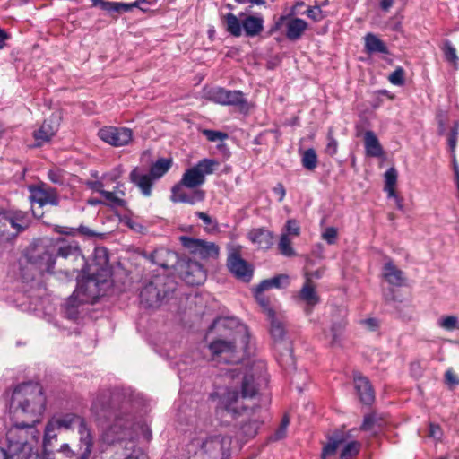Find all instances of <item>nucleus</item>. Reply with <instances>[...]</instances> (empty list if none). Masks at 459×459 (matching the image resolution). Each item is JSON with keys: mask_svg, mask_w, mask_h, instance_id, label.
I'll return each mask as SVG.
<instances>
[{"mask_svg": "<svg viewBox=\"0 0 459 459\" xmlns=\"http://www.w3.org/2000/svg\"><path fill=\"white\" fill-rule=\"evenodd\" d=\"M249 333L245 325H239L234 333L232 341L218 339L211 342L209 349L213 356L225 354L223 358L225 362L232 359V354L239 349L246 352L248 347Z\"/></svg>", "mask_w": 459, "mask_h": 459, "instance_id": "obj_7", "label": "nucleus"}, {"mask_svg": "<svg viewBox=\"0 0 459 459\" xmlns=\"http://www.w3.org/2000/svg\"><path fill=\"white\" fill-rule=\"evenodd\" d=\"M225 91H226V89H224V88H221V87L212 88L205 93V96H206L207 100H209L214 103L223 105L224 99H225Z\"/></svg>", "mask_w": 459, "mask_h": 459, "instance_id": "obj_43", "label": "nucleus"}, {"mask_svg": "<svg viewBox=\"0 0 459 459\" xmlns=\"http://www.w3.org/2000/svg\"><path fill=\"white\" fill-rule=\"evenodd\" d=\"M48 179L56 185H64L65 182V173L63 169L54 168L48 172Z\"/></svg>", "mask_w": 459, "mask_h": 459, "instance_id": "obj_44", "label": "nucleus"}, {"mask_svg": "<svg viewBox=\"0 0 459 459\" xmlns=\"http://www.w3.org/2000/svg\"><path fill=\"white\" fill-rule=\"evenodd\" d=\"M365 48L369 53H388L386 45L373 33H368L365 36Z\"/></svg>", "mask_w": 459, "mask_h": 459, "instance_id": "obj_34", "label": "nucleus"}, {"mask_svg": "<svg viewBox=\"0 0 459 459\" xmlns=\"http://www.w3.org/2000/svg\"><path fill=\"white\" fill-rule=\"evenodd\" d=\"M93 446V438L91 433H82L79 437V444L75 448L70 446L67 443H62L51 453L46 459H88Z\"/></svg>", "mask_w": 459, "mask_h": 459, "instance_id": "obj_9", "label": "nucleus"}, {"mask_svg": "<svg viewBox=\"0 0 459 459\" xmlns=\"http://www.w3.org/2000/svg\"><path fill=\"white\" fill-rule=\"evenodd\" d=\"M231 443L230 436L214 433L194 438L189 449L195 450L196 459H229Z\"/></svg>", "mask_w": 459, "mask_h": 459, "instance_id": "obj_5", "label": "nucleus"}, {"mask_svg": "<svg viewBox=\"0 0 459 459\" xmlns=\"http://www.w3.org/2000/svg\"><path fill=\"white\" fill-rule=\"evenodd\" d=\"M48 421L59 430L61 429H70L77 426L80 437H82V433L83 430H85L86 433H91L85 420L76 413L67 412L55 415L51 417Z\"/></svg>", "mask_w": 459, "mask_h": 459, "instance_id": "obj_15", "label": "nucleus"}, {"mask_svg": "<svg viewBox=\"0 0 459 459\" xmlns=\"http://www.w3.org/2000/svg\"><path fill=\"white\" fill-rule=\"evenodd\" d=\"M22 431L17 428L8 429L6 432V447L0 448V459H38L36 453L26 444L18 440Z\"/></svg>", "mask_w": 459, "mask_h": 459, "instance_id": "obj_8", "label": "nucleus"}, {"mask_svg": "<svg viewBox=\"0 0 459 459\" xmlns=\"http://www.w3.org/2000/svg\"><path fill=\"white\" fill-rule=\"evenodd\" d=\"M130 180L137 186L145 196L152 195V178L151 175L143 174L135 168L130 173Z\"/></svg>", "mask_w": 459, "mask_h": 459, "instance_id": "obj_27", "label": "nucleus"}, {"mask_svg": "<svg viewBox=\"0 0 459 459\" xmlns=\"http://www.w3.org/2000/svg\"><path fill=\"white\" fill-rule=\"evenodd\" d=\"M302 165L309 170H313L317 165V156L314 149H307L302 154Z\"/></svg>", "mask_w": 459, "mask_h": 459, "instance_id": "obj_41", "label": "nucleus"}, {"mask_svg": "<svg viewBox=\"0 0 459 459\" xmlns=\"http://www.w3.org/2000/svg\"><path fill=\"white\" fill-rule=\"evenodd\" d=\"M225 106H235L241 112H247L249 105L244 94L240 91H225L224 104Z\"/></svg>", "mask_w": 459, "mask_h": 459, "instance_id": "obj_28", "label": "nucleus"}, {"mask_svg": "<svg viewBox=\"0 0 459 459\" xmlns=\"http://www.w3.org/2000/svg\"><path fill=\"white\" fill-rule=\"evenodd\" d=\"M390 82L394 85H403L404 83V71L402 67L396 68L388 77Z\"/></svg>", "mask_w": 459, "mask_h": 459, "instance_id": "obj_49", "label": "nucleus"}, {"mask_svg": "<svg viewBox=\"0 0 459 459\" xmlns=\"http://www.w3.org/2000/svg\"><path fill=\"white\" fill-rule=\"evenodd\" d=\"M247 237L253 244L261 249H268L273 242V233L264 228L251 230Z\"/></svg>", "mask_w": 459, "mask_h": 459, "instance_id": "obj_25", "label": "nucleus"}, {"mask_svg": "<svg viewBox=\"0 0 459 459\" xmlns=\"http://www.w3.org/2000/svg\"><path fill=\"white\" fill-rule=\"evenodd\" d=\"M255 297L258 304L262 307L264 313L268 317V311H273L269 306V299L264 295L263 291H255Z\"/></svg>", "mask_w": 459, "mask_h": 459, "instance_id": "obj_51", "label": "nucleus"}, {"mask_svg": "<svg viewBox=\"0 0 459 459\" xmlns=\"http://www.w3.org/2000/svg\"><path fill=\"white\" fill-rule=\"evenodd\" d=\"M365 149L368 156L381 157L383 155V149L379 143L378 139L372 131L365 133Z\"/></svg>", "mask_w": 459, "mask_h": 459, "instance_id": "obj_33", "label": "nucleus"}, {"mask_svg": "<svg viewBox=\"0 0 459 459\" xmlns=\"http://www.w3.org/2000/svg\"><path fill=\"white\" fill-rule=\"evenodd\" d=\"M56 132V128L48 121H44L41 126L33 134L36 141L35 146H41L50 141Z\"/></svg>", "mask_w": 459, "mask_h": 459, "instance_id": "obj_32", "label": "nucleus"}, {"mask_svg": "<svg viewBox=\"0 0 459 459\" xmlns=\"http://www.w3.org/2000/svg\"><path fill=\"white\" fill-rule=\"evenodd\" d=\"M383 276L390 284L394 286H401L404 281L403 273L392 262L385 264Z\"/></svg>", "mask_w": 459, "mask_h": 459, "instance_id": "obj_31", "label": "nucleus"}, {"mask_svg": "<svg viewBox=\"0 0 459 459\" xmlns=\"http://www.w3.org/2000/svg\"><path fill=\"white\" fill-rule=\"evenodd\" d=\"M382 419H380L377 414L372 413L364 417L361 429L375 434L382 428Z\"/></svg>", "mask_w": 459, "mask_h": 459, "instance_id": "obj_36", "label": "nucleus"}, {"mask_svg": "<svg viewBox=\"0 0 459 459\" xmlns=\"http://www.w3.org/2000/svg\"><path fill=\"white\" fill-rule=\"evenodd\" d=\"M437 324L448 332L459 330V318L455 316H442L437 319Z\"/></svg>", "mask_w": 459, "mask_h": 459, "instance_id": "obj_38", "label": "nucleus"}, {"mask_svg": "<svg viewBox=\"0 0 459 459\" xmlns=\"http://www.w3.org/2000/svg\"><path fill=\"white\" fill-rule=\"evenodd\" d=\"M109 271L102 266L96 273L78 281L77 288L65 302L67 316L74 319L77 316L76 307L80 303H94L105 295L110 288Z\"/></svg>", "mask_w": 459, "mask_h": 459, "instance_id": "obj_4", "label": "nucleus"}, {"mask_svg": "<svg viewBox=\"0 0 459 459\" xmlns=\"http://www.w3.org/2000/svg\"><path fill=\"white\" fill-rule=\"evenodd\" d=\"M182 273L184 280L190 285H200L206 278L204 269L196 262H188Z\"/></svg>", "mask_w": 459, "mask_h": 459, "instance_id": "obj_23", "label": "nucleus"}, {"mask_svg": "<svg viewBox=\"0 0 459 459\" xmlns=\"http://www.w3.org/2000/svg\"><path fill=\"white\" fill-rule=\"evenodd\" d=\"M225 22L227 30L235 37H239L242 32V22L234 15L230 13L225 16Z\"/></svg>", "mask_w": 459, "mask_h": 459, "instance_id": "obj_37", "label": "nucleus"}, {"mask_svg": "<svg viewBox=\"0 0 459 459\" xmlns=\"http://www.w3.org/2000/svg\"><path fill=\"white\" fill-rule=\"evenodd\" d=\"M458 134V125H455V127L452 129L448 138V144L452 152H454L455 149Z\"/></svg>", "mask_w": 459, "mask_h": 459, "instance_id": "obj_59", "label": "nucleus"}, {"mask_svg": "<svg viewBox=\"0 0 459 459\" xmlns=\"http://www.w3.org/2000/svg\"><path fill=\"white\" fill-rule=\"evenodd\" d=\"M31 200L40 207L47 204L56 206L59 204L57 192L47 184H41L31 189Z\"/></svg>", "mask_w": 459, "mask_h": 459, "instance_id": "obj_19", "label": "nucleus"}, {"mask_svg": "<svg viewBox=\"0 0 459 459\" xmlns=\"http://www.w3.org/2000/svg\"><path fill=\"white\" fill-rule=\"evenodd\" d=\"M292 241L287 233H282L278 244L281 253L285 256H293L295 255L294 249L291 247Z\"/></svg>", "mask_w": 459, "mask_h": 459, "instance_id": "obj_42", "label": "nucleus"}, {"mask_svg": "<svg viewBox=\"0 0 459 459\" xmlns=\"http://www.w3.org/2000/svg\"><path fill=\"white\" fill-rule=\"evenodd\" d=\"M299 297L307 307H313L319 302V295L317 294L316 285L310 277H306V281L299 291Z\"/></svg>", "mask_w": 459, "mask_h": 459, "instance_id": "obj_26", "label": "nucleus"}, {"mask_svg": "<svg viewBox=\"0 0 459 459\" xmlns=\"http://www.w3.org/2000/svg\"><path fill=\"white\" fill-rule=\"evenodd\" d=\"M337 149H338V143L333 137L332 133L329 132L328 136H327V144L325 147V152L327 154L333 156L337 152Z\"/></svg>", "mask_w": 459, "mask_h": 459, "instance_id": "obj_56", "label": "nucleus"}, {"mask_svg": "<svg viewBox=\"0 0 459 459\" xmlns=\"http://www.w3.org/2000/svg\"><path fill=\"white\" fill-rule=\"evenodd\" d=\"M271 284H273V288H285L290 284L289 276L286 274H280L271 278Z\"/></svg>", "mask_w": 459, "mask_h": 459, "instance_id": "obj_53", "label": "nucleus"}, {"mask_svg": "<svg viewBox=\"0 0 459 459\" xmlns=\"http://www.w3.org/2000/svg\"><path fill=\"white\" fill-rule=\"evenodd\" d=\"M267 319L270 322V333L275 342H280L285 335V326L282 318L275 311H268Z\"/></svg>", "mask_w": 459, "mask_h": 459, "instance_id": "obj_29", "label": "nucleus"}, {"mask_svg": "<svg viewBox=\"0 0 459 459\" xmlns=\"http://www.w3.org/2000/svg\"><path fill=\"white\" fill-rule=\"evenodd\" d=\"M360 446L361 445L358 441L346 443L341 452L340 459H352L359 454Z\"/></svg>", "mask_w": 459, "mask_h": 459, "instance_id": "obj_40", "label": "nucleus"}, {"mask_svg": "<svg viewBox=\"0 0 459 459\" xmlns=\"http://www.w3.org/2000/svg\"><path fill=\"white\" fill-rule=\"evenodd\" d=\"M128 445L126 449L130 453L126 454L124 459H148L147 455L141 448L135 447L133 442H129Z\"/></svg>", "mask_w": 459, "mask_h": 459, "instance_id": "obj_45", "label": "nucleus"}, {"mask_svg": "<svg viewBox=\"0 0 459 459\" xmlns=\"http://www.w3.org/2000/svg\"><path fill=\"white\" fill-rule=\"evenodd\" d=\"M282 233H287L288 236H299L300 234L299 222L296 220H288Z\"/></svg>", "mask_w": 459, "mask_h": 459, "instance_id": "obj_48", "label": "nucleus"}, {"mask_svg": "<svg viewBox=\"0 0 459 459\" xmlns=\"http://www.w3.org/2000/svg\"><path fill=\"white\" fill-rule=\"evenodd\" d=\"M242 29L248 37L258 35L264 29V20L259 16H247L242 20Z\"/></svg>", "mask_w": 459, "mask_h": 459, "instance_id": "obj_30", "label": "nucleus"}, {"mask_svg": "<svg viewBox=\"0 0 459 459\" xmlns=\"http://www.w3.org/2000/svg\"><path fill=\"white\" fill-rule=\"evenodd\" d=\"M339 334H340V327L336 328L335 326H333L331 328L329 335H326V337L330 339L331 344L333 345L338 342Z\"/></svg>", "mask_w": 459, "mask_h": 459, "instance_id": "obj_63", "label": "nucleus"}, {"mask_svg": "<svg viewBox=\"0 0 459 459\" xmlns=\"http://www.w3.org/2000/svg\"><path fill=\"white\" fill-rule=\"evenodd\" d=\"M307 15L314 20L315 22H319L323 19L322 10L319 6H314L311 8H308L307 10Z\"/></svg>", "mask_w": 459, "mask_h": 459, "instance_id": "obj_57", "label": "nucleus"}, {"mask_svg": "<svg viewBox=\"0 0 459 459\" xmlns=\"http://www.w3.org/2000/svg\"><path fill=\"white\" fill-rule=\"evenodd\" d=\"M441 436H442V431H441L439 426L432 424V423L429 424V437L437 440V439H440Z\"/></svg>", "mask_w": 459, "mask_h": 459, "instance_id": "obj_60", "label": "nucleus"}, {"mask_svg": "<svg viewBox=\"0 0 459 459\" xmlns=\"http://www.w3.org/2000/svg\"><path fill=\"white\" fill-rule=\"evenodd\" d=\"M289 424H290V419L287 415H285L281 420V423L280 427L278 428V429L275 431V433L273 435L274 440H280L286 437L287 428H288Z\"/></svg>", "mask_w": 459, "mask_h": 459, "instance_id": "obj_52", "label": "nucleus"}, {"mask_svg": "<svg viewBox=\"0 0 459 459\" xmlns=\"http://www.w3.org/2000/svg\"><path fill=\"white\" fill-rule=\"evenodd\" d=\"M354 385L359 400L365 404H370L374 399L375 394L373 388L367 377L359 373L354 374Z\"/></svg>", "mask_w": 459, "mask_h": 459, "instance_id": "obj_22", "label": "nucleus"}, {"mask_svg": "<svg viewBox=\"0 0 459 459\" xmlns=\"http://www.w3.org/2000/svg\"><path fill=\"white\" fill-rule=\"evenodd\" d=\"M28 214L22 211L0 212V237L9 239L29 227Z\"/></svg>", "mask_w": 459, "mask_h": 459, "instance_id": "obj_11", "label": "nucleus"}, {"mask_svg": "<svg viewBox=\"0 0 459 459\" xmlns=\"http://www.w3.org/2000/svg\"><path fill=\"white\" fill-rule=\"evenodd\" d=\"M103 10L107 12H114V13H121L120 3L118 2H108V4H103Z\"/></svg>", "mask_w": 459, "mask_h": 459, "instance_id": "obj_61", "label": "nucleus"}, {"mask_svg": "<svg viewBox=\"0 0 459 459\" xmlns=\"http://www.w3.org/2000/svg\"><path fill=\"white\" fill-rule=\"evenodd\" d=\"M218 162L212 159H203L195 166L186 169L178 184L186 186L187 189H196L205 181V177L214 171Z\"/></svg>", "mask_w": 459, "mask_h": 459, "instance_id": "obj_12", "label": "nucleus"}, {"mask_svg": "<svg viewBox=\"0 0 459 459\" xmlns=\"http://www.w3.org/2000/svg\"><path fill=\"white\" fill-rule=\"evenodd\" d=\"M141 3H147L146 0H136L135 2L132 3V4H124V3H120V7H121V13L122 12H129L131 11L134 7H138L143 11H145L144 8L141 7Z\"/></svg>", "mask_w": 459, "mask_h": 459, "instance_id": "obj_58", "label": "nucleus"}, {"mask_svg": "<svg viewBox=\"0 0 459 459\" xmlns=\"http://www.w3.org/2000/svg\"><path fill=\"white\" fill-rule=\"evenodd\" d=\"M215 414L223 424L230 423L228 417L237 421L238 435L245 438L255 437L263 423L257 410L244 405L236 390H227L220 396Z\"/></svg>", "mask_w": 459, "mask_h": 459, "instance_id": "obj_3", "label": "nucleus"}, {"mask_svg": "<svg viewBox=\"0 0 459 459\" xmlns=\"http://www.w3.org/2000/svg\"><path fill=\"white\" fill-rule=\"evenodd\" d=\"M273 191L278 196L279 202H282L285 197V195H286V191H285L283 185L281 183H278L273 187Z\"/></svg>", "mask_w": 459, "mask_h": 459, "instance_id": "obj_62", "label": "nucleus"}, {"mask_svg": "<svg viewBox=\"0 0 459 459\" xmlns=\"http://www.w3.org/2000/svg\"><path fill=\"white\" fill-rule=\"evenodd\" d=\"M91 411L104 429L105 442L113 444L131 437L134 415L129 400L120 401L118 394L104 391L94 398Z\"/></svg>", "mask_w": 459, "mask_h": 459, "instance_id": "obj_2", "label": "nucleus"}, {"mask_svg": "<svg viewBox=\"0 0 459 459\" xmlns=\"http://www.w3.org/2000/svg\"><path fill=\"white\" fill-rule=\"evenodd\" d=\"M268 382L266 368L264 362L253 364L243 377L241 390L242 398H252L266 386Z\"/></svg>", "mask_w": 459, "mask_h": 459, "instance_id": "obj_10", "label": "nucleus"}, {"mask_svg": "<svg viewBox=\"0 0 459 459\" xmlns=\"http://www.w3.org/2000/svg\"><path fill=\"white\" fill-rule=\"evenodd\" d=\"M59 429H56L48 420L45 426L43 441H42V455L46 459L55 449L61 444L58 441Z\"/></svg>", "mask_w": 459, "mask_h": 459, "instance_id": "obj_21", "label": "nucleus"}, {"mask_svg": "<svg viewBox=\"0 0 459 459\" xmlns=\"http://www.w3.org/2000/svg\"><path fill=\"white\" fill-rule=\"evenodd\" d=\"M151 260L153 264L162 268L173 267L178 262V255L175 252L160 247L153 251L151 255Z\"/></svg>", "mask_w": 459, "mask_h": 459, "instance_id": "obj_24", "label": "nucleus"}, {"mask_svg": "<svg viewBox=\"0 0 459 459\" xmlns=\"http://www.w3.org/2000/svg\"><path fill=\"white\" fill-rule=\"evenodd\" d=\"M124 222L126 223V226H128L130 229L134 230L140 231L143 229V226L141 224L137 223L131 218H125Z\"/></svg>", "mask_w": 459, "mask_h": 459, "instance_id": "obj_64", "label": "nucleus"}, {"mask_svg": "<svg viewBox=\"0 0 459 459\" xmlns=\"http://www.w3.org/2000/svg\"><path fill=\"white\" fill-rule=\"evenodd\" d=\"M181 244L193 255L202 258H216L219 255V247L213 243L186 236L180 237Z\"/></svg>", "mask_w": 459, "mask_h": 459, "instance_id": "obj_13", "label": "nucleus"}, {"mask_svg": "<svg viewBox=\"0 0 459 459\" xmlns=\"http://www.w3.org/2000/svg\"><path fill=\"white\" fill-rule=\"evenodd\" d=\"M444 54L446 59L451 63L453 65L456 66L459 61V58L456 54L455 48L452 46L449 41H446L444 46Z\"/></svg>", "mask_w": 459, "mask_h": 459, "instance_id": "obj_46", "label": "nucleus"}, {"mask_svg": "<svg viewBox=\"0 0 459 459\" xmlns=\"http://www.w3.org/2000/svg\"><path fill=\"white\" fill-rule=\"evenodd\" d=\"M163 280L156 278L153 281L147 284L141 291V302L146 307H154L160 305L162 299L169 294L168 290H161L159 286Z\"/></svg>", "mask_w": 459, "mask_h": 459, "instance_id": "obj_16", "label": "nucleus"}, {"mask_svg": "<svg viewBox=\"0 0 459 459\" xmlns=\"http://www.w3.org/2000/svg\"><path fill=\"white\" fill-rule=\"evenodd\" d=\"M99 137L113 146H124L132 140V131L126 127L104 126L98 132Z\"/></svg>", "mask_w": 459, "mask_h": 459, "instance_id": "obj_14", "label": "nucleus"}, {"mask_svg": "<svg viewBox=\"0 0 459 459\" xmlns=\"http://www.w3.org/2000/svg\"><path fill=\"white\" fill-rule=\"evenodd\" d=\"M345 438L342 435L335 436L334 437L330 438L328 444H326L322 452V459H325V456L333 455L339 446L345 442Z\"/></svg>", "mask_w": 459, "mask_h": 459, "instance_id": "obj_39", "label": "nucleus"}, {"mask_svg": "<svg viewBox=\"0 0 459 459\" xmlns=\"http://www.w3.org/2000/svg\"><path fill=\"white\" fill-rule=\"evenodd\" d=\"M229 270L238 278L248 281L252 276V268L239 255L231 254L228 258Z\"/></svg>", "mask_w": 459, "mask_h": 459, "instance_id": "obj_20", "label": "nucleus"}, {"mask_svg": "<svg viewBox=\"0 0 459 459\" xmlns=\"http://www.w3.org/2000/svg\"><path fill=\"white\" fill-rule=\"evenodd\" d=\"M397 181V171L394 168L388 169L385 173V186H395Z\"/></svg>", "mask_w": 459, "mask_h": 459, "instance_id": "obj_55", "label": "nucleus"}, {"mask_svg": "<svg viewBox=\"0 0 459 459\" xmlns=\"http://www.w3.org/2000/svg\"><path fill=\"white\" fill-rule=\"evenodd\" d=\"M47 398L43 387L37 383H22L17 385L10 402V415L13 425L22 431L18 440L26 441L32 449L39 438L35 425L39 423L46 409Z\"/></svg>", "mask_w": 459, "mask_h": 459, "instance_id": "obj_1", "label": "nucleus"}, {"mask_svg": "<svg viewBox=\"0 0 459 459\" xmlns=\"http://www.w3.org/2000/svg\"><path fill=\"white\" fill-rule=\"evenodd\" d=\"M171 167V160L169 159H160L152 167L150 175L152 179H158L167 173Z\"/></svg>", "mask_w": 459, "mask_h": 459, "instance_id": "obj_35", "label": "nucleus"}, {"mask_svg": "<svg viewBox=\"0 0 459 459\" xmlns=\"http://www.w3.org/2000/svg\"><path fill=\"white\" fill-rule=\"evenodd\" d=\"M337 230L333 227L326 228L322 233V238L325 240L328 244L333 245L335 243L337 239Z\"/></svg>", "mask_w": 459, "mask_h": 459, "instance_id": "obj_54", "label": "nucleus"}, {"mask_svg": "<svg viewBox=\"0 0 459 459\" xmlns=\"http://www.w3.org/2000/svg\"><path fill=\"white\" fill-rule=\"evenodd\" d=\"M285 25L286 37L290 40H297L301 38L302 34L307 29L306 21L300 18H290L289 16L282 15L275 22L274 29L278 30Z\"/></svg>", "mask_w": 459, "mask_h": 459, "instance_id": "obj_17", "label": "nucleus"}, {"mask_svg": "<svg viewBox=\"0 0 459 459\" xmlns=\"http://www.w3.org/2000/svg\"><path fill=\"white\" fill-rule=\"evenodd\" d=\"M204 191L200 189L186 190V186L178 183L171 189L170 199L174 203L195 204L204 201Z\"/></svg>", "mask_w": 459, "mask_h": 459, "instance_id": "obj_18", "label": "nucleus"}, {"mask_svg": "<svg viewBox=\"0 0 459 459\" xmlns=\"http://www.w3.org/2000/svg\"><path fill=\"white\" fill-rule=\"evenodd\" d=\"M203 134L205 135L207 140L210 142L223 141L228 137L225 133L210 129H204L203 131Z\"/></svg>", "mask_w": 459, "mask_h": 459, "instance_id": "obj_50", "label": "nucleus"}, {"mask_svg": "<svg viewBox=\"0 0 459 459\" xmlns=\"http://www.w3.org/2000/svg\"><path fill=\"white\" fill-rule=\"evenodd\" d=\"M97 192L100 193L101 195L113 206H124L125 201L117 196L113 192L106 191L103 189H97Z\"/></svg>", "mask_w": 459, "mask_h": 459, "instance_id": "obj_47", "label": "nucleus"}, {"mask_svg": "<svg viewBox=\"0 0 459 459\" xmlns=\"http://www.w3.org/2000/svg\"><path fill=\"white\" fill-rule=\"evenodd\" d=\"M56 256L83 262V257L77 246L64 241L51 243L46 246L45 249L38 250L37 254L30 257V260L40 273H52Z\"/></svg>", "mask_w": 459, "mask_h": 459, "instance_id": "obj_6", "label": "nucleus"}]
</instances>
